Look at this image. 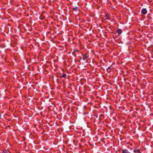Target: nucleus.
<instances>
[{
	"mask_svg": "<svg viewBox=\"0 0 153 153\" xmlns=\"http://www.w3.org/2000/svg\"><path fill=\"white\" fill-rule=\"evenodd\" d=\"M118 35H120L122 33V30L121 29H118L117 31Z\"/></svg>",
	"mask_w": 153,
	"mask_h": 153,
	"instance_id": "nucleus-2",
	"label": "nucleus"
},
{
	"mask_svg": "<svg viewBox=\"0 0 153 153\" xmlns=\"http://www.w3.org/2000/svg\"><path fill=\"white\" fill-rule=\"evenodd\" d=\"M88 56H87L86 55H84L83 56V58L84 59H87V58H88Z\"/></svg>",
	"mask_w": 153,
	"mask_h": 153,
	"instance_id": "nucleus-5",
	"label": "nucleus"
},
{
	"mask_svg": "<svg viewBox=\"0 0 153 153\" xmlns=\"http://www.w3.org/2000/svg\"><path fill=\"white\" fill-rule=\"evenodd\" d=\"M134 152L135 153H140V151L138 150L134 149Z\"/></svg>",
	"mask_w": 153,
	"mask_h": 153,
	"instance_id": "nucleus-4",
	"label": "nucleus"
},
{
	"mask_svg": "<svg viewBox=\"0 0 153 153\" xmlns=\"http://www.w3.org/2000/svg\"><path fill=\"white\" fill-rule=\"evenodd\" d=\"M2 153H8V152L7 151H3Z\"/></svg>",
	"mask_w": 153,
	"mask_h": 153,
	"instance_id": "nucleus-10",
	"label": "nucleus"
},
{
	"mask_svg": "<svg viewBox=\"0 0 153 153\" xmlns=\"http://www.w3.org/2000/svg\"><path fill=\"white\" fill-rule=\"evenodd\" d=\"M1 118V115L0 114V118Z\"/></svg>",
	"mask_w": 153,
	"mask_h": 153,
	"instance_id": "nucleus-11",
	"label": "nucleus"
},
{
	"mask_svg": "<svg viewBox=\"0 0 153 153\" xmlns=\"http://www.w3.org/2000/svg\"><path fill=\"white\" fill-rule=\"evenodd\" d=\"M66 76V75L65 74H62V76L64 78H65Z\"/></svg>",
	"mask_w": 153,
	"mask_h": 153,
	"instance_id": "nucleus-8",
	"label": "nucleus"
},
{
	"mask_svg": "<svg viewBox=\"0 0 153 153\" xmlns=\"http://www.w3.org/2000/svg\"><path fill=\"white\" fill-rule=\"evenodd\" d=\"M122 152L123 153H128V150H127L126 149H124L123 150Z\"/></svg>",
	"mask_w": 153,
	"mask_h": 153,
	"instance_id": "nucleus-3",
	"label": "nucleus"
},
{
	"mask_svg": "<svg viewBox=\"0 0 153 153\" xmlns=\"http://www.w3.org/2000/svg\"><path fill=\"white\" fill-rule=\"evenodd\" d=\"M105 18L106 19H109L108 18V14H106L105 16Z\"/></svg>",
	"mask_w": 153,
	"mask_h": 153,
	"instance_id": "nucleus-7",
	"label": "nucleus"
},
{
	"mask_svg": "<svg viewBox=\"0 0 153 153\" xmlns=\"http://www.w3.org/2000/svg\"><path fill=\"white\" fill-rule=\"evenodd\" d=\"M111 68L110 67H109L107 69V70H111Z\"/></svg>",
	"mask_w": 153,
	"mask_h": 153,
	"instance_id": "nucleus-9",
	"label": "nucleus"
},
{
	"mask_svg": "<svg viewBox=\"0 0 153 153\" xmlns=\"http://www.w3.org/2000/svg\"><path fill=\"white\" fill-rule=\"evenodd\" d=\"M78 8L77 7H75L73 8V9H74V10L76 11L77 10H78Z\"/></svg>",
	"mask_w": 153,
	"mask_h": 153,
	"instance_id": "nucleus-6",
	"label": "nucleus"
},
{
	"mask_svg": "<svg viewBox=\"0 0 153 153\" xmlns=\"http://www.w3.org/2000/svg\"><path fill=\"white\" fill-rule=\"evenodd\" d=\"M147 12V10L146 9L143 8L142 9L141 11V13H142L144 15H145L146 14Z\"/></svg>",
	"mask_w": 153,
	"mask_h": 153,
	"instance_id": "nucleus-1",
	"label": "nucleus"
}]
</instances>
